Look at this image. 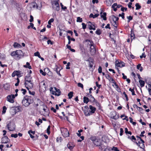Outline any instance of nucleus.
Here are the masks:
<instances>
[{"mask_svg": "<svg viewBox=\"0 0 151 151\" xmlns=\"http://www.w3.org/2000/svg\"><path fill=\"white\" fill-rule=\"evenodd\" d=\"M17 70H15L14 71L12 75V77H14L16 75V76Z\"/></svg>", "mask_w": 151, "mask_h": 151, "instance_id": "052dcab7", "label": "nucleus"}, {"mask_svg": "<svg viewBox=\"0 0 151 151\" xmlns=\"http://www.w3.org/2000/svg\"><path fill=\"white\" fill-rule=\"evenodd\" d=\"M123 94L124 95V96L126 98V101H127L128 100V96H127V95L126 94V93H125V92H123Z\"/></svg>", "mask_w": 151, "mask_h": 151, "instance_id": "bf43d9fd", "label": "nucleus"}, {"mask_svg": "<svg viewBox=\"0 0 151 151\" xmlns=\"http://www.w3.org/2000/svg\"><path fill=\"white\" fill-rule=\"evenodd\" d=\"M60 5L61 7V9L64 10H65L67 9V7L66 6H64L63 4L61 3H60Z\"/></svg>", "mask_w": 151, "mask_h": 151, "instance_id": "3c124183", "label": "nucleus"}, {"mask_svg": "<svg viewBox=\"0 0 151 151\" xmlns=\"http://www.w3.org/2000/svg\"><path fill=\"white\" fill-rule=\"evenodd\" d=\"M9 141V139L6 136H4L3 137L1 140L2 143H6Z\"/></svg>", "mask_w": 151, "mask_h": 151, "instance_id": "9b49d317", "label": "nucleus"}, {"mask_svg": "<svg viewBox=\"0 0 151 151\" xmlns=\"http://www.w3.org/2000/svg\"><path fill=\"white\" fill-rule=\"evenodd\" d=\"M129 91H131L132 93V95H135L136 94L135 93V92L134 90V89H132L131 88H129Z\"/></svg>", "mask_w": 151, "mask_h": 151, "instance_id": "a19ab883", "label": "nucleus"}, {"mask_svg": "<svg viewBox=\"0 0 151 151\" xmlns=\"http://www.w3.org/2000/svg\"><path fill=\"white\" fill-rule=\"evenodd\" d=\"M88 26L89 27V29L90 30L92 29L93 27H95L94 25L92 24V23L90 22H88Z\"/></svg>", "mask_w": 151, "mask_h": 151, "instance_id": "412c9836", "label": "nucleus"}, {"mask_svg": "<svg viewBox=\"0 0 151 151\" xmlns=\"http://www.w3.org/2000/svg\"><path fill=\"white\" fill-rule=\"evenodd\" d=\"M123 130L122 128H121L120 129V136H121L123 134Z\"/></svg>", "mask_w": 151, "mask_h": 151, "instance_id": "338daca9", "label": "nucleus"}, {"mask_svg": "<svg viewBox=\"0 0 151 151\" xmlns=\"http://www.w3.org/2000/svg\"><path fill=\"white\" fill-rule=\"evenodd\" d=\"M84 112L85 115L87 116H89L91 114H92L90 111H88L86 110H85L84 111Z\"/></svg>", "mask_w": 151, "mask_h": 151, "instance_id": "5701e85b", "label": "nucleus"}, {"mask_svg": "<svg viewBox=\"0 0 151 151\" xmlns=\"http://www.w3.org/2000/svg\"><path fill=\"white\" fill-rule=\"evenodd\" d=\"M60 131L63 136L64 137H67L69 136V132L67 129L62 128L61 129Z\"/></svg>", "mask_w": 151, "mask_h": 151, "instance_id": "1a4fd4ad", "label": "nucleus"}, {"mask_svg": "<svg viewBox=\"0 0 151 151\" xmlns=\"http://www.w3.org/2000/svg\"><path fill=\"white\" fill-rule=\"evenodd\" d=\"M135 6L136 7V10L139 9L141 8V6L139 5V3H136L135 4Z\"/></svg>", "mask_w": 151, "mask_h": 151, "instance_id": "c9c22d12", "label": "nucleus"}, {"mask_svg": "<svg viewBox=\"0 0 151 151\" xmlns=\"http://www.w3.org/2000/svg\"><path fill=\"white\" fill-rule=\"evenodd\" d=\"M82 25L83 29H85L86 28V25L84 23H82Z\"/></svg>", "mask_w": 151, "mask_h": 151, "instance_id": "680f3d73", "label": "nucleus"}, {"mask_svg": "<svg viewBox=\"0 0 151 151\" xmlns=\"http://www.w3.org/2000/svg\"><path fill=\"white\" fill-rule=\"evenodd\" d=\"M101 33V31L100 29H98L96 31V34L98 35H100Z\"/></svg>", "mask_w": 151, "mask_h": 151, "instance_id": "f704fd0d", "label": "nucleus"}, {"mask_svg": "<svg viewBox=\"0 0 151 151\" xmlns=\"http://www.w3.org/2000/svg\"><path fill=\"white\" fill-rule=\"evenodd\" d=\"M112 150L114 151H119L117 147H113L112 148Z\"/></svg>", "mask_w": 151, "mask_h": 151, "instance_id": "6e6d98bb", "label": "nucleus"}, {"mask_svg": "<svg viewBox=\"0 0 151 151\" xmlns=\"http://www.w3.org/2000/svg\"><path fill=\"white\" fill-rule=\"evenodd\" d=\"M11 137H13L15 138H16L18 137V134H12L11 135Z\"/></svg>", "mask_w": 151, "mask_h": 151, "instance_id": "13d9d810", "label": "nucleus"}, {"mask_svg": "<svg viewBox=\"0 0 151 151\" xmlns=\"http://www.w3.org/2000/svg\"><path fill=\"white\" fill-rule=\"evenodd\" d=\"M109 80L110 82H112L113 83H114L115 85L116 86V88H119L120 90V88L118 87V85L116 84L115 81L112 77Z\"/></svg>", "mask_w": 151, "mask_h": 151, "instance_id": "a211bd4d", "label": "nucleus"}, {"mask_svg": "<svg viewBox=\"0 0 151 151\" xmlns=\"http://www.w3.org/2000/svg\"><path fill=\"white\" fill-rule=\"evenodd\" d=\"M24 84L26 88L29 90V87L31 88L33 87V83L32 81V78L30 76V74H28L25 77Z\"/></svg>", "mask_w": 151, "mask_h": 151, "instance_id": "f257e3e1", "label": "nucleus"}, {"mask_svg": "<svg viewBox=\"0 0 151 151\" xmlns=\"http://www.w3.org/2000/svg\"><path fill=\"white\" fill-rule=\"evenodd\" d=\"M105 77L106 79L109 80V79H111V78L108 74H106L105 75Z\"/></svg>", "mask_w": 151, "mask_h": 151, "instance_id": "4d7b16f0", "label": "nucleus"}, {"mask_svg": "<svg viewBox=\"0 0 151 151\" xmlns=\"http://www.w3.org/2000/svg\"><path fill=\"white\" fill-rule=\"evenodd\" d=\"M99 15V14H96L94 15L92 13H91L90 14L89 17H92L93 18H95L98 17Z\"/></svg>", "mask_w": 151, "mask_h": 151, "instance_id": "b1692460", "label": "nucleus"}, {"mask_svg": "<svg viewBox=\"0 0 151 151\" xmlns=\"http://www.w3.org/2000/svg\"><path fill=\"white\" fill-rule=\"evenodd\" d=\"M13 46L14 47H21V46L19 44L15 42L13 45Z\"/></svg>", "mask_w": 151, "mask_h": 151, "instance_id": "c756f323", "label": "nucleus"}, {"mask_svg": "<svg viewBox=\"0 0 151 151\" xmlns=\"http://www.w3.org/2000/svg\"><path fill=\"white\" fill-rule=\"evenodd\" d=\"M67 146L68 148L71 150L73 148L74 146L73 145H71L69 143L67 145Z\"/></svg>", "mask_w": 151, "mask_h": 151, "instance_id": "72a5a7b5", "label": "nucleus"}, {"mask_svg": "<svg viewBox=\"0 0 151 151\" xmlns=\"http://www.w3.org/2000/svg\"><path fill=\"white\" fill-rule=\"evenodd\" d=\"M17 93H16L15 95H8L7 97V101L11 103H13L14 102V99L15 98V96H17Z\"/></svg>", "mask_w": 151, "mask_h": 151, "instance_id": "0eeeda50", "label": "nucleus"}, {"mask_svg": "<svg viewBox=\"0 0 151 151\" xmlns=\"http://www.w3.org/2000/svg\"><path fill=\"white\" fill-rule=\"evenodd\" d=\"M31 5L33 8L38 9V6L35 2H32L31 4Z\"/></svg>", "mask_w": 151, "mask_h": 151, "instance_id": "6ab92c4d", "label": "nucleus"}, {"mask_svg": "<svg viewBox=\"0 0 151 151\" xmlns=\"http://www.w3.org/2000/svg\"><path fill=\"white\" fill-rule=\"evenodd\" d=\"M119 19L118 17H116L114 15L111 16L110 18L111 22L114 27H116L117 26L116 21H118Z\"/></svg>", "mask_w": 151, "mask_h": 151, "instance_id": "20e7f679", "label": "nucleus"}, {"mask_svg": "<svg viewBox=\"0 0 151 151\" xmlns=\"http://www.w3.org/2000/svg\"><path fill=\"white\" fill-rule=\"evenodd\" d=\"M114 0H106V4L108 6H111L112 3L113 2Z\"/></svg>", "mask_w": 151, "mask_h": 151, "instance_id": "f3484780", "label": "nucleus"}, {"mask_svg": "<svg viewBox=\"0 0 151 151\" xmlns=\"http://www.w3.org/2000/svg\"><path fill=\"white\" fill-rule=\"evenodd\" d=\"M131 37H133V38L135 37L134 34V32L133 30L132 29L131 31Z\"/></svg>", "mask_w": 151, "mask_h": 151, "instance_id": "603ef678", "label": "nucleus"}, {"mask_svg": "<svg viewBox=\"0 0 151 151\" xmlns=\"http://www.w3.org/2000/svg\"><path fill=\"white\" fill-rule=\"evenodd\" d=\"M55 67H56V68H55V70L56 71L57 74H58L60 76H61V75L60 73V70H59L58 71V68H59V67L58 66H57V65H55Z\"/></svg>", "mask_w": 151, "mask_h": 151, "instance_id": "a878e982", "label": "nucleus"}, {"mask_svg": "<svg viewBox=\"0 0 151 151\" xmlns=\"http://www.w3.org/2000/svg\"><path fill=\"white\" fill-rule=\"evenodd\" d=\"M98 71L99 73H101L102 72V68L101 66H99L98 69Z\"/></svg>", "mask_w": 151, "mask_h": 151, "instance_id": "864d4df0", "label": "nucleus"}, {"mask_svg": "<svg viewBox=\"0 0 151 151\" xmlns=\"http://www.w3.org/2000/svg\"><path fill=\"white\" fill-rule=\"evenodd\" d=\"M14 4L16 6L17 8H19L20 7V5L19 3H18L17 1H14Z\"/></svg>", "mask_w": 151, "mask_h": 151, "instance_id": "58836bf2", "label": "nucleus"}, {"mask_svg": "<svg viewBox=\"0 0 151 151\" xmlns=\"http://www.w3.org/2000/svg\"><path fill=\"white\" fill-rule=\"evenodd\" d=\"M17 82L15 84V86H18L19 85V82H20L19 79L18 78H17Z\"/></svg>", "mask_w": 151, "mask_h": 151, "instance_id": "a18cd8bd", "label": "nucleus"}, {"mask_svg": "<svg viewBox=\"0 0 151 151\" xmlns=\"http://www.w3.org/2000/svg\"><path fill=\"white\" fill-rule=\"evenodd\" d=\"M73 92L72 91L70 92L68 94V96L69 99H71L73 96Z\"/></svg>", "mask_w": 151, "mask_h": 151, "instance_id": "c85d7f7f", "label": "nucleus"}, {"mask_svg": "<svg viewBox=\"0 0 151 151\" xmlns=\"http://www.w3.org/2000/svg\"><path fill=\"white\" fill-rule=\"evenodd\" d=\"M148 88L147 89L149 94L151 96V85L150 84H148Z\"/></svg>", "mask_w": 151, "mask_h": 151, "instance_id": "473e14b6", "label": "nucleus"}, {"mask_svg": "<svg viewBox=\"0 0 151 151\" xmlns=\"http://www.w3.org/2000/svg\"><path fill=\"white\" fill-rule=\"evenodd\" d=\"M23 56V54L22 50H17V56L16 57V59L19 60Z\"/></svg>", "mask_w": 151, "mask_h": 151, "instance_id": "9d476101", "label": "nucleus"}, {"mask_svg": "<svg viewBox=\"0 0 151 151\" xmlns=\"http://www.w3.org/2000/svg\"><path fill=\"white\" fill-rule=\"evenodd\" d=\"M56 91V92L55 93H56L58 95H55L56 96H59L60 95L61 92L60 91L59 89H58V90H57Z\"/></svg>", "mask_w": 151, "mask_h": 151, "instance_id": "09e8293b", "label": "nucleus"}, {"mask_svg": "<svg viewBox=\"0 0 151 151\" xmlns=\"http://www.w3.org/2000/svg\"><path fill=\"white\" fill-rule=\"evenodd\" d=\"M24 67L25 68H28L29 69H31L32 67L30 65V64L29 63L27 62L26 63V65H24Z\"/></svg>", "mask_w": 151, "mask_h": 151, "instance_id": "bb28decb", "label": "nucleus"}, {"mask_svg": "<svg viewBox=\"0 0 151 151\" xmlns=\"http://www.w3.org/2000/svg\"><path fill=\"white\" fill-rule=\"evenodd\" d=\"M83 102L84 103L87 104L88 102L90 101L89 98L88 97H87L86 96H84L83 98Z\"/></svg>", "mask_w": 151, "mask_h": 151, "instance_id": "4be33fe9", "label": "nucleus"}, {"mask_svg": "<svg viewBox=\"0 0 151 151\" xmlns=\"http://www.w3.org/2000/svg\"><path fill=\"white\" fill-rule=\"evenodd\" d=\"M58 90V88L55 87H51L50 88V91L52 93V94L54 95H58L55 93Z\"/></svg>", "mask_w": 151, "mask_h": 151, "instance_id": "f8f14e48", "label": "nucleus"}, {"mask_svg": "<svg viewBox=\"0 0 151 151\" xmlns=\"http://www.w3.org/2000/svg\"><path fill=\"white\" fill-rule=\"evenodd\" d=\"M30 19L29 20V21L30 22H32L33 21V17L32 15H30Z\"/></svg>", "mask_w": 151, "mask_h": 151, "instance_id": "e2e57ef3", "label": "nucleus"}, {"mask_svg": "<svg viewBox=\"0 0 151 151\" xmlns=\"http://www.w3.org/2000/svg\"><path fill=\"white\" fill-rule=\"evenodd\" d=\"M78 86L79 87H81L82 89H83V85L81 83H78Z\"/></svg>", "mask_w": 151, "mask_h": 151, "instance_id": "49530a36", "label": "nucleus"}, {"mask_svg": "<svg viewBox=\"0 0 151 151\" xmlns=\"http://www.w3.org/2000/svg\"><path fill=\"white\" fill-rule=\"evenodd\" d=\"M96 86L98 88H101V85L99 84L97 82H96Z\"/></svg>", "mask_w": 151, "mask_h": 151, "instance_id": "69168bd1", "label": "nucleus"}, {"mask_svg": "<svg viewBox=\"0 0 151 151\" xmlns=\"http://www.w3.org/2000/svg\"><path fill=\"white\" fill-rule=\"evenodd\" d=\"M8 129L10 131H14L15 129V125L13 122H10L7 125Z\"/></svg>", "mask_w": 151, "mask_h": 151, "instance_id": "423d86ee", "label": "nucleus"}, {"mask_svg": "<svg viewBox=\"0 0 151 151\" xmlns=\"http://www.w3.org/2000/svg\"><path fill=\"white\" fill-rule=\"evenodd\" d=\"M111 118L115 119H116L119 118V116L118 115L116 114L115 116H111Z\"/></svg>", "mask_w": 151, "mask_h": 151, "instance_id": "c03bdc74", "label": "nucleus"}, {"mask_svg": "<svg viewBox=\"0 0 151 151\" xmlns=\"http://www.w3.org/2000/svg\"><path fill=\"white\" fill-rule=\"evenodd\" d=\"M52 7L53 9L57 11L60 10V8L58 3V0H55L52 1Z\"/></svg>", "mask_w": 151, "mask_h": 151, "instance_id": "39448f33", "label": "nucleus"}, {"mask_svg": "<svg viewBox=\"0 0 151 151\" xmlns=\"http://www.w3.org/2000/svg\"><path fill=\"white\" fill-rule=\"evenodd\" d=\"M91 140L92 141L94 144L96 146H99L101 145L100 140L97 139L95 137H91Z\"/></svg>", "mask_w": 151, "mask_h": 151, "instance_id": "6e6552de", "label": "nucleus"}, {"mask_svg": "<svg viewBox=\"0 0 151 151\" xmlns=\"http://www.w3.org/2000/svg\"><path fill=\"white\" fill-rule=\"evenodd\" d=\"M40 73L43 76H45L46 75V73L45 72H43V71L40 69Z\"/></svg>", "mask_w": 151, "mask_h": 151, "instance_id": "de8ad7c7", "label": "nucleus"}, {"mask_svg": "<svg viewBox=\"0 0 151 151\" xmlns=\"http://www.w3.org/2000/svg\"><path fill=\"white\" fill-rule=\"evenodd\" d=\"M100 14L101 18H103L104 20H106L107 19L106 17V12L102 13V11L100 13Z\"/></svg>", "mask_w": 151, "mask_h": 151, "instance_id": "2eb2a0df", "label": "nucleus"}, {"mask_svg": "<svg viewBox=\"0 0 151 151\" xmlns=\"http://www.w3.org/2000/svg\"><path fill=\"white\" fill-rule=\"evenodd\" d=\"M121 10L122 12H124V10H125V11H126L127 10V8L126 7H122L121 8Z\"/></svg>", "mask_w": 151, "mask_h": 151, "instance_id": "0e129e2a", "label": "nucleus"}, {"mask_svg": "<svg viewBox=\"0 0 151 151\" xmlns=\"http://www.w3.org/2000/svg\"><path fill=\"white\" fill-rule=\"evenodd\" d=\"M86 42H89L88 46L90 47V53L91 55H94L96 53V49L94 47V43L93 42L90 40H86Z\"/></svg>", "mask_w": 151, "mask_h": 151, "instance_id": "7ed1b4c3", "label": "nucleus"}, {"mask_svg": "<svg viewBox=\"0 0 151 151\" xmlns=\"http://www.w3.org/2000/svg\"><path fill=\"white\" fill-rule=\"evenodd\" d=\"M140 140L142 142L141 143H142V146L140 147V148L143 149H144L145 147L144 144V143H145V141L141 138H140Z\"/></svg>", "mask_w": 151, "mask_h": 151, "instance_id": "2f4dec72", "label": "nucleus"}, {"mask_svg": "<svg viewBox=\"0 0 151 151\" xmlns=\"http://www.w3.org/2000/svg\"><path fill=\"white\" fill-rule=\"evenodd\" d=\"M54 19L53 18H51L50 19L48 22V24L51 25V23L53 22H54Z\"/></svg>", "mask_w": 151, "mask_h": 151, "instance_id": "ea45409f", "label": "nucleus"}, {"mask_svg": "<svg viewBox=\"0 0 151 151\" xmlns=\"http://www.w3.org/2000/svg\"><path fill=\"white\" fill-rule=\"evenodd\" d=\"M137 68L140 71H142L143 70L142 68L141 67V64H139L137 65Z\"/></svg>", "mask_w": 151, "mask_h": 151, "instance_id": "7c9ffc66", "label": "nucleus"}, {"mask_svg": "<svg viewBox=\"0 0 151 151\" xmlns=\"http://www.w3.org/2000/svg\"><path fill=\"white\" fill-rule=\"evenodd\" d=\"M139 82L140 83V86L141 87H142L144 86L145 82L144 81L139 80Z\"/></svg>", "mask_w": 151, "mask_h": 151, "instance_id": "393cba45", "label": "nucleus"}, {"mask_svg": "<svg viewBox=\"0 0 151 151\" xmlns=\"http://www.w3.org/2000/svg\"><path fill=\"white\" fill-rule=\"evenodd\" d=\"M16 76L18 77H20L23 76V73L19 70H17Z\"/></svg>", "mask_w": 151, "mask_h": 151, "instance_id": "aec40b11", "label": "nucleus"}, {"mask_svg": "<svg viewBox=\"0 0 151 151\" xmlns=\"http://www.w3.org/2000/svg\"><path fill=\"white\" fill-rule=\"evenodd\" d=\"M4 88L5 90H8L10 88V86L8 84H6L4 86Z\"/></svg>", "mask_w": 151, "mask_h": 151, "instance_id": "cd10ccee", "label": "nucleus"}, {"mask_svg": "<svg viewBox=\"0 0 151 151\" xmlns=\"http://www.w3.org/2000/svg\"><path fill=\"white\" fill-rule=\"evenodd\" d=\"M33 102L32 97L31 96H25L22 101V103L25 107L28 106Z\"/></svg>", "mask_w": 151, "mask_h": 151, "instance_id": "f03ea898", "label": "nucleus"}, {"mask_svg": "<svg viewBox=\"0 0 151 151\" xmlns=\"http://www.w3.org/2000/svg\"><path fill=\"white\" fill-rule=\"evenodd\" d=\"M88 97H89L90 99H89L91 102L97 103V101L95 100L94 97L91 95L88 94Z\"/></svg>", "mask_w": 151, "mask_h": 151, "instance_id": "ddd939ff", "label": "nucleus"}, {"mask_svg": "<svg viewBox=\"0 0 151 151\" xmlns=\"http://www.w3.org/2000/svg\"><path fill=\"white\" fill-rule=\"evenodd\" d=\"M34 55L35 56H38L39 58L40 57V53L38 52H35L34 53Z\"/></svg>", "mask_w": 151, "mask_h": 151, "instance_id": "8fccbe9b", "label": "nucleus"}, {"mask_svg": "<svg viewBox=\"0 0 151 151\" xmlns=\"http://www.w3.org/2000/svg\"><path fill=\"white\" fill-rule=\"evenodd\" d=\"M123 62H119V61L116 60L115 61V65L119 67H122L124 65L123 64Z\"/></svg>", "mask_w": 151, "mask_h": 151, "instance_id": "4468645a", "label": "nucleus"}, {"mask_svg": "<svg viewBox=\"0 0 151 151\" xmlns=\"http://www.w3.org/2000/svg\"><path fill=\"white\" fill-rule=\"evenodd\" d=\"M7 108L5 106H4L3 107V110L2 111V113L3 114H4L6 112Z\"/></svg>", "mask_w": 151, "mask_h": 151, "instance_id": "79ce46f5", "label": "nucleus"}, {"mask_svg": "<svg viewBox=\"0 0 151 151\" xmlns=\"http://www.w3.org/2000/svg\"><path fill=\"white\" fill-rule=\"evenodd\" d=\"M125 133L126 134H129L130 135L132 134V132L130 131H128V129L127 128H125Z\"/></svg>", "mask_w": 151, "mask_h": 151, "instance_id": "4c0bfd02", "label": "nucleus"}, {"mask_svg": "<svg viewBox=\"0 0 151 151\" xmlns=\"http://www.w3.org/2000/svg\"><path fill=\"white\" fill-rule=\"evenodd\" d=\"M89 109L91 110V111H90L92 114L94 113L96 110V108L95 107L91 105H90Z\"/></svg>", "mask_w": 151, "mask_h": 151, "instance_id": "dca6fc26", "label": "nucleus"}, {"mask_svg": "<svg viewBox=\"0 0 151 151\" xmlns=\"http://www.w3.org/2000/svg\"><path fill=\"white\" fill-rule=\"evenodd\" d=\"M21 91H22V93L23 95H25L27 91L26 89H22Z\"/></svg>", "mask_w": 151, "mask_h": 151, "instance_id": "774afa93", "label": "nucleus"}, {"mask_svg": "<svg viewBox=\"0 0 151 151\" xmlns=\"http://www.w3.org/2000/svg\"><path fill=\"white\" fill-rule=\"evenodd\" d=\"M77 22H82V19L80 18V17H78L77 18Z\"/></svg>", "mask_w": 151, "mask_h": 151, "instance_id": "37998d69", "label": "nucleus"}, {"mask_svg": "<svg viewBox=\"0 0 151 151\" xmlns=\"http://www.w3.org/2000/svg\"><path fill=\"white\" fill-rule=\"evenodd\" d=\"M124 12H122V14H119V17H121L123 19L124 18Z\"/></svg>", "mask_w": 151, "mask_h": 151, "instance_id": "5fc2aeb1", "label": "nucleus"}, {"mask_svg": "<svg viewBox=\"0 0 151 151\" xmlns=\"http://www.w3.org/2000/svg\"><path fill=\"white\" fill-rule=\"evenodd\" d=\"M11 55L12 56V57H14V56H17V50L16 51H13V52H12L11 53Z\"/></svg>", "mask_w": 151, "mask_h": 151, "instance_id": "e433bc0d", "label": "nucleus"}]
</instances>
